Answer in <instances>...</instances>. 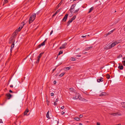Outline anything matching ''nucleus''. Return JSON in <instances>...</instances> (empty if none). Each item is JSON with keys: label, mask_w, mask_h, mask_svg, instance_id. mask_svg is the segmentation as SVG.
I'll list each match as a JSON object with an SVG mask.
<instances>
[{"label": "nucleus", "mask_w": 125, "mask_h": 125, "mask_svg": "<svg viewBox=\"0 0 125 125\" xmlns=\"http://www.w3.org/2000/svg\"><path fill=\"white\" fill-rule=\"evenodd\" d=\"M57 104L56 103V102H54V105H56Z\"/></svg>", "instance_id": "nucleus-47"}, {"label": "nucleus", "mask_w": 125, "mask_h": 125, "mask_svg": "<svg viewBox=\"0 0 125 125\" xmlns=\"http://www.w3.org/2000/svg\"><path fill=\"white\" fill-rule=\"evenodd\" d=\"M83 124L81 123H79V125H82Z\"/></svg>", "instance_id": "nucleus-57"}, {"label": "nucleus", "mask_w": 125, "mask_h": 125, "mask_svg": "<svg viewBox=\"0 0 125 125\" xmlns=\"http://www.w3.org/2000/svg\"><path fill=\"white\" fill-rule=\"evenodd\" d=\"M22 28H21V26L19 27V28L18 29V31H19L22 29Z\"/></svg>", "instance_id": "nucleus-35"}, {"label": "nucleus", "mask_w": 125, "mask_h": 125, "mask_svg": "<svg viewBox=\"0 0 125 125\" xmlns=\"http://www.w3.org/2000/svg\"><path fill=\"white\" fill-rule=\"evenodd\" d=\"M76 59L72 57L71 58V60L73 61H74L76 60Z\"/></svg>", "instance_id": "nucleus-30"}, {"label": "nucleus", "mask_w": 125, "mask_h": 125, "mask_svg": "<svg viewBox=\"0 0 125 125\" xmlns=\"http://www.w3.org/2000/svg\"><path fill=\"white\" fill-rule=\"evenodd\" d=\"M65 113L64 112L62 111L61 112V114L62 115H63Z\"/></svg>", "instance_id": "nucleus-41"}, {"label": "nucleus", "mask_w": 125, "mask_h": 125, "mask_svg": "<svg viewBox=\"0 0 125 125\" xmlns=\"http://www.w3.org/2000/svg\"><path fill=\"white\" fill-rule=\"evenodd\" d=\"M65 73H62L60 74L59 76H60L61 77Z\"/></svg>", "instance_id": "nucleus-27"}, {"label": "nucleus", "mask_w": 125, "mask_h": 125, "mask_svg": "<svg viewBox=\"0 0 125 125\" xmlns=\"http://www.w3.org/2000/svg\"><path fill=\"white\" fill-rule=\"evenodd\" d=\"M81 56L80 55H77L76 56V57H80Z\"/></svg>", "instance_id": "nucleus-43"}, {"label": "nucleus", "mask_w": 125, "mask_h": 125, "mask_svg": "<svg viewBox=\"0 0 125 125\" xmlns=\"http://www.w3.org/2000/svg\"><path fill=\"white\" fill-rule=\"evenodd\" d=\"M43 54V53H41L39 54V55L38 56L37 58H40L42 56V55Z\"/></svg>", "instance_id": "nucleus-25"}, {"label": "nucleus", "mask_w": 125, "mask_h": 125, "mask_svg": "<svg viewBox=\"0 0 125 125\" xmlns=\"http://www.w3.org/2000/svg\"><path fill=\"white\" fill-rule=\"evenodd\" d=\"M2 123L3 122L2 119H0V123Z\"/></svg>", "instance_id": "nucleus-48"}, {"label": "nucleus", "mask_w": 125, "mask_h": 125, "mask_svg": "<svg viewBox=\"0 0 125 125\" xmlns=\"http://www.w3.org/2000/svg\"><path fill=\"white\" fill-rule=\"evenodd\" d=\"M49 111L47 113V114H46V117L48 118H50V117H49Z\"/></svg>", "instance_id": "nucleus-19"}, {"label": "nucleus", "mask_w": 125, "mask_h": 125, "mask_svg": "<svg viewBox=\"0 0 125 125\" xmlns=\"http://www.w3.org/2000/svg\"><path fill=\"white\" fill-rule=\"evenodd\" d=\"M55 69H53L52 70V72H53L54 71H55Z\"/></svg>", "instance_id": "nucleus-58"}, {"label": "nucleus", "mask_w": 125, "mask_h": 125, "mask_svg": "<svg viewBox=\"0 0 125 125\" xmlns=\"http://www.w3.org/2000/svg\"><path fill=\"white\" fill-rule=\"evenodd\" d=\"M110 115H113L114 116H116L117 115H121V114L119 113H112L109 114Z\"/></svg>", "instance_id": "nucleus-4"}, {"label": "nucleus", "mask_w": 125, "mask_h": 125, "mask_svg": "<svg viewBox=\"0 0 125 125\" xmlns=\"http://www.w3.org/2000/svg\"><path fill=\"white\" fill-rule=\"evenodd\" d=\"M6 96L8 99H10L12 95L8 93L6 94Z\"/></svg>", "instance_id": "nucleus-9"}, {"label": "nucleus", "mask_w": 125, "mask_h": 125, "mask_svg": "<svg viewBox=\"0 0 125 125\" xmlns=\"http://www.w3.org/2000/svg\"><path fill=\"white\" fill-rule=\"evenodd\" d=\"M14 42H13L12 44L11 47V48L10 50V52H11L12 51L14 47Z\"/></svg>", "instance_id": "nucleus-7"}, {"label": "nucleus", "mask_w": 125, "mask_h": 125, "mask_svg": "<svg viewBox=\"0 0 125 125\" xmlns=\"http://www.w3.org/2000/svg\"><path fill=\"white\" fill-rule=\"evenodd\" d=\"M82 100L83 101H85L86 102L87 101V100L86 99H83Z\"/></svg>", "instance_id": "nucleus-38"}, {"label": "nucleus", "mask_w": 125, "mask_h": 125, "mask_svg": "<svg viewBox=\"0 0 125 125\" xmlns=\"http://www.w3.org/2000/svg\"><path fill=\"white\" fill-rule=\"evenodd\" d=\"M115 29H114L113 30H112L111 31L107 33V35H108L109 34H111V33H112L115 30Z\"/></svg>", "instance_id": "nucleus-18"}, {"label": "nucleus", "mask_w": 125, "mask_h": 125, "mask_svg": "<svg viewBox=\"0 0 125 125\" xmlns=\"http://www.w3.org/2000/svg\"><path fill=\"white\" fill-rule=\"evenodd\" d=\"M58 101V98L56 99L55 100V102H57Z\"/></svg>", "instance_id": "nucleus-51"}, {"label": "nucleus", "mask_w": 125, "mask_h": 125, "mask_svg": "<svg viewBox=\"0 0 125 125\" xmlns=\"http://www.w3.org/2000/svg\"><path fill=\"white\" fill-rule=\"evenodd\" d=\"M94 7H91L90 9L89 10L88 12V13H89L91 12L93 10Z\"/></svg>", "instance_id": "nucleus-21"}, {"label": "nucleus", "mask_w": 125, "mask_h": 125, "mask_svg": "<svg viewBox=\"0 0 125 125\" xmlns=\"http://www.w3.org/2000/svg\"><path fill=\"white\" fill-rule=\"evenodd\" d=\"M64 106H62V107H61V109H64Z\"/></svg>", "instance_id": "nucleus-54"}, {"label": "nucleus", "mask_w": 125, "mask_h": 125, "mask_svg": "<svg viewBox=\"0 0 125 125\" xmlns=\"http://www.w3.org/2000/svg\"><path fill=\"white\" fill-rule=\"evenodd\" d=\"M110 75L108 74H107L106 75V78L108 79H109L110 78Z\"/></svg>", "instance_id": "nucleus-33"}, {"label": "nucleus", "mask_w": 125, "mask_h": 125, "mask_svg": "<svg viewBox=\"0 0 125 125\" xmlns=\"http://www.w3.org/2000/svg\"><path fill=\"white\" fill-rule=\"evenodd\" d=\"M76 4H73L71 7V9H74V7H75Z\"/></svg>", "instance_id": "nucleus-17"}, {"label": "nucleus", "mask_w": 125, "mask_h": 125, "mask_svg": "<svg viewBox=\"0 0 125 125\" xmlns=\"http://www.w3.org/2000/svg\"><path fill=\"white\" fill-rule=\"evenodd\" d=\"M79 10V9H77L75 10V11L74 12V13H76Z\"/></svg>", "instance_id": "nucleus-34"}, {"label": "nucleus", "mask_w": 125, "mask_h": 125, "mask_svg": "<svg viewBox=\"0 0 125 125\" xmlns=\"http://www.w3.org/2000/svg\"><path fill=\"white\" fill-rule=\"evenodd\" d=\"M93 47L92 46H90L88 47L87 48H86L84 50V51H86L87 50H88L89 49H90V48H91Z\"/></svg>", "instance_id": "nucleus-15"}, {"label": "nucleus", "mask_w": 125, "mask_h": 125, "mask_svg": "<svg viewBox=\"0 0 125 125\" xmlns=\"http://www.w3.org/2000/svg\"><path fill=\"white\" fill-rule=\"evenodd\" d=\"M118 42H114L112 43L111 44H109L107 45V46L108 47V48L109 49H110L111 48L114 47L115 45L118 43Z\"/></svg>", "instance_id": "nucleus-2"}, {"label": "nucleus", "mask_w": 125, "mask_h": 125, "mask_svg": "<svg viewBox=\"0 0 125 125\" xmlns=\"http://www.w3.org/2000/svg\"><path fill=\"white\" fill-rule=\"evenodd\" d=\"M106 95V93L105 92H102L101 93V94L99 95V96H105Z\"/></svg>", "instance_id": "nucleus-13"}, {"label": "nucleus", "mask_w": 125, "mask_h": 125, "mask_svg": "<svg viewBox=\"0 0 125 125\" xmlns=\"http://www.w3.org/2000/svg\"><path fill=\"white\" fill-rule=\"evenodd\" d=\"M56 81H54L53 82V83L54 84H55L56 83Z\"/></svg>", "instance_id": "nucleus-50"}, {"label": "nucleus", "mask_w": 125, "mask_h": 125, "mask_svg": "<svg viewBox=\"0 0 125 125\" xmlns=\"http://www.w3.org/2000/svg\"><path fill=\"white\" fill-rule=\"evenodd\" d=\"M53 30H52L51 32H50V35H51L52 33H53Z\"/></svg>", "instance_id": "nucleus-45"}, {"label": "nucleus", "mask_w": 125, "mask_h": 125, "mask_svg": "<svg viewBox=\"0 0 125 125\" xmlns=\"http://www.w3.org/2000/svg\"><path fill=\"white\" fill-rule=\"evenodd\" d=\"M29 110L28 109H26V110L25 111L24 113V115H26L27 113L28 112H29Z\"/></svg>", "instance_id": "nucleus-14"}, {"label": "nucleus", "mask_w": 125, "mask_h": 125, "mask_svg": "<svg viewBox=\"0 0 125 125\" xmlns=\"http://www.w3.org/2000/svg\"><path fill=\"white\" fill-rule=\"evenodd\" d=\"M18 30H16L14 32L16 34L17 33Z\"/></svg>", "instance_id": "nucleus-42"}, {"label": "nucleus", "mask_w": 125, "mask_h": 125, "mask_svg": "<svg viewBox=\"0 0 125 125\" xmlns=\"http://www.w3.org/2000/svg\"><path fill=\"white\" fill-rule=\"evenodd\" d=\"M36 17V14L33 13L30 16L29 20V24H30L34 21Z\"/></svg>", "instance_id": "nucleus-1"}, {"label": "nucleus", "mask_w": 125, "mask_h": 125, "mask_svg": "<svg viewBox=\"0 0 125 125\" xmlns=\"http://www.w3.org/2000/svg\"><path fill=\"white\" fill-rule=\"evenodd\" d=\"M97 125H100V123H98V122H97Z\"/></svg>", "instance_id": "nucleus-49"}, {"label": "nucleus", "mask_w": 125, "mask_h": 125, "mask_svg": "<svg viewBox=\"0 0 125 125\" xmlns=\"http://www.w3.org/2000/svg\"><path fill=\"white\" fill-rule=\"evenodd\" d=\"M8 2V0H4L3 5H4V4H5L7 3Z\"/></svg>", "instance_id": "nucleus-29"}, {"label": "nucleus", "mask_w": 125, "mask_h": 125, "mask_svg": "<svg viewBox=\"0 0 125 125\" xmlns=\"http://www.w3.org/2000/svg\"><path fill=\"white\" fill-rule=\"evenodd\" d=\"M103 78L102 77H100V79H98L97 81L98 82H103Z\"/></svg>", "instance_id": "nucleus-10"}, {"label": "nucleus", "mask_w": 125, "mask_h": 125, "mask_svg": "<svg viewBox=\"0 0 125 125\" xmlns=\"http://www.w3.org/2000/svg\"><path fill=\"white\" fill-rule=\"evenodd\" d=\"M76 0H73V1H76Z\"/></svg>", "instance_id": "nucleus-64"}, {"label": "nucleus", "mask_w": 125, "mask_h": 125, "mask_svg": "<svg viewBox=\"0 0 125 125\" xmlns=\"http://www.w3.org/2000/svg\"><path fill=\"white\" fill-rule=\"evenodd\" d=\"M82 117H83V115H79V117L80 118H82Z\"/></svg>", "instance_id": "nucleus-46"}, {"label": "nucleus", "mask_w": 125, "mask_h": 125, "mask_svg": "<svg viewBox=\"0 0 125 125\" xmlns=\"http://www.w3.org/2000/svg\"><path fill=\"white\" fill-rule=\"evenodd\" d=\"M57 13L55 12V13H54L53 15V16H54Z\"/></svg>", "instance_id": "nucleus-52"}, {"label": "nucleus", "mask_w": 125, "mask_h": 125, "mask_svg": "<svg viewBox=\"0 0 125 125\" xmlns=\"http://www.w3.org/2000/svg\"><path fill=\"white\" fill-rule=\"evenodd\" d=\"M123 68V66L122 65H120L118 66V68L121 70H122Z\"/></svg>", "instance_id": "nucleus-23"}, {"label": "nucleus", "mask_w": 125, "mask_h": 125, "mask_svg": "<svg viewBox=\"0 0 125 125\" xmlns=\"http://www.w3.org/2000/svg\"><path fill=\"white\" fill-rule=\"evenodd\" d=\"M76 17L75 16H73L72 18L71 19L73 21L74 20L75 18Z\"/></svg>", "instance_id": "nucleus-28"}, {"label": "nucleus", "mask_w": 125, "mask_h": 125, "mask_svg": "<svg viewBox=\"0 0 125 125\" xmlns=\"http://www.w3.org/2000/svg\"><path fill=\"white\" fill-rule=\"evenodd\" d=\"M123 60H124L125 59V57H124L123 58Z\"/></svg>", "instance_id": "nucleus-60"}, {"label": "nucleus", "mask_w": 125, "mask_h": 125, "mask_svg": "<svg viewBox=\"0 0 125 125\" xmlns=\"http://www.w3.org/2000/svg\"><path fill=\"white\" fill-rule=\"evenodd\" d=\"M70 90L71 91L73 92H74V91H75L74 89H73V88H70Z\"/></svg>", "instance_id": "nucleus-31"}, {"label": "nucleus", "mask_w": 125, "mask_h": 125, "mask_svg": "<svg viewBox=\"0 0 125 125\" xmlns=\"http://www.w3.org/2000/svg\"><path fill=\"white\" fill-rule=\"evenodd\" d=\"M71 68V67L70 66L68 67H65L64 68L65 70H66V71L68 70Z\"/></svg>", "instance_id": "nucleus-22"}, {"label": "nucleus", "mask_w": 125, "mask_h": 125, "mask_svg": "<svg viewBox=\"0 0 125 125\" xmlns=\"http://www.w3.org/2000/svg\"><path fill=\"white\" fill-rule=\"evenodd\" d=\"M14 41H15V40H13L12 38H10L9 39V43H12L13 42H14Z\"/></svg>", "instance_id": "nucleus-11"}, {"label": "nucleus", "mask_w": 125, "mask_h": 125, "mask_svg": "<svg viewBox=\"0 0 125 125\" xmlns=\"http://www.w3.org/2000/svg\"><path fill=\"white\" fill-rule=\"evenodd\" d=\"M47 40V39H46L42 43L39 45L37 47V48H39L41 46L44 45L45 44V42H46Z\"/></svg>", "instance_id": "nucleus-3"}, {"label": "nucleus", "mask_w": 125, "mask_h": 125, "mask_svg": "<svg viewBox=\"0 0 125 125\" xmlns=\"http://www.w3.org/2000/svg\"><path fill=\"white\" fill-rule=\"evenodd\" d=\"M47 104L48 105H49V102L48 101H47Z\"/></svg>", "instance_id": "nucleus-40"}, {"label": "nucleus", "mask_w": 125, "mask_h": 125, "mask_svg": "<svg viewBox=\"0 0 125 125\" xmlns=\"http://www.w3.org/2000/svg\"><path fill=\"white\" fill-rule=\"evenodd\" d=\"M74 119L77 121H78L80 120V118L78 117H75Z\"/></svg>", "instance_id": "nucleus-26"}, {"label": "nucleus", "mask_w": 125, "mask_h": 125, "mask_svg": "<svg viewBox=\"0 0 125 125\" xmlns=\"http://www.w3.org/2000/svg\"><path fill=\"white\" fill-rule=\"evenodd\" d=\"M10 87H13V86L12 85H10Z\"/></svg>", "instance_id": "nucleus-56"}, {"label": "nucleus", "mask_w": 125, "mask_h": 125, "mask_svg": "<svg viewBox=\"0 0 125 125\" xmlns=\"http://www.w3.org/2000/svg\"><path fill=\"white\" fill-rule=\"evenodd\" d=\"M73 21L71 19H70L68 21L67 23V26H68Z\"/></svg>", "instance_id": "nucleus-16"}, {"label": "nucleus", "mask_w": 125, "mask_h": 125, "mask_svg": "<svg viewBox=\"0 0 125 125\" xmlns=\"http://www.w3.org/2000/svg\"><path fill=\"white\" fill-rule=\"evenodd\" d=\"M122 63L123 65L125 66V60L122 61Z\"/></svg>", "instance_id": "nucleus-37"}, {"label": "nucleus", "mask_w": 125, "mask_h": 125, "mask_svg": "<svg viewBox=\"0 0 125 125\" xmlns=\"http://www.w3.org/2000/svg\"><path fill=\"white\" fill-rule=\"evenodd\" d=\"M9 92L11 93H12L13 92L11 90H10L9 91Z\"/></svg>", "instance_id": "nucleus-55"}, {"label": "nucleus", "mask_w": 125, "mask_h": 125, "mask_svg": "<svg viewBox=\"0 0 125 125\" xmlns=\"http://www.w3.org/2000/svg\"><path fill=\"white\" fill-rule=\"evenodd\" d=\"M38 58V59L37 60V61L36 62V63H38L39 61V60H40V58Z\"/></svg>", "instance_id": "nucleus-36"}, {"label": "nucleus", "mask_w": 125, "mask_h": 125, "mask_svg": "<svg viewBox=\"0 0 125 125\" xmlns=\"http://www.w3.org/2000/svg\"><path fill=\"white\" fill-rule=\"evenodd\" d=\"M67 44L66 43H65L64 44H62V46L60 47L59 48V49H64L65 48Z\"/></svg>", "instance_id": "nucleus-5"}, {"label": "nucleus", "mask_w": 125, "mask_h": 125, "mask_svg": "<svg viewBox=\"0 0 125 125\" xmlns=\"http://www.w3.org/2000/svg\"><path fill=\"white\" fill-rule=\"evenodd\" d=\"M120 56H121V57H122V55H120Z\"/></svg>", "instance_id": "nucleus-62"}, {"label": "nucleus", "mask_w": 125, "mask_h": 125, "mask_svg": "<svg viewBox=\"0 0 125 125\" xmlns=\"http://www.w3.org/2000/svg\"><path fill=\"white\" fill-rule=\"evenodd\" d=\"M121 104L122 105H123L122 106L124 108H125V103L124 102H121Z\"/></svg>", "instance_id": "nucleus-20"}, {"label": "nucleus", "mask_w": 125, "mask_h": 125, "mask_svg": "<svg viewBox=\"0 0 125 125\" xmlns=\"http://www.w3.org/2000/svg\"><path fill=\"white\" fill-rule=\"evenodd\" d=\"M121 125V124H117V125Z\"/></svg>", "instance_id": "nucleus-59"}, {"label": "nucleus", "mask_w": 125, "mask_h": 125, "mask_svg": "<svg viewBox=\"0 0 125 125\" xmlns=\"http://www.w3.org/2000/svg\"><path fill=\"white\" fill-rule=\"evenodd\" d=\"M86 36V35H85V36L82 35L81 36V37L82 38H84V37H85Z\"/></svg>", "instance_id": "nucleus-53"}, {"label": "nucleus", "mask_w": 125, "mask_h": 125, "mask_svg": "<svg viewBox=\"0 0 125 125\" xmlns=\"http://www.w3.org/2000/svg\"><path fill=\"white\" fill-rule=\"evenodd\" d=\"M87 53V52H85V53H84V54H85V53Z\"/></svg>", "instance_id": "nucleus-63"}, {"label": "nucleus", "mask_w": 125, "mask_h": 125, "mask_svg": "<svg viewBox=\"0 0 125 125\" xmlns=\"http://www.w3.org/2000/svg\"><path fill=\"white\" fill-rule=\"evenodd\" d=\"M80 49L79 48H78V49H77V50H79Z\"/></svg>", "instance_id": "nucleus-61"}, {"label": "nucleus", "mask_w": 125, "mask_h": 125, "mask_svg": "<svg viewBox=\"0 0 125 125\" xmlns=\"http://www.w3.org/2000/svg\"><path fill=\"white\" fill-rule=\"evenodd\" d=\"M68 15V14H66L65 15L64 18L62 20V21H66Z\"/></svg>", "instance_id": "nucleus-8"}, {"label": "nucleus", "mask_w": 125, "mask_h": 125, "mask_svg": "<svg viewBox=\"0 0 125 125\" xmlns=\"http://www.w3.org/2000/svg\"><path fill=\"white\" fill-rule=\"evenodd\" d=\"M24 25V22H22L21 24V28H22L23 27V26Z\"/></svg>", "instance_id": "nucleus-24"}, {"label": "nucleus", "mask_w": 125, "mask_h": 125, "mask_svg": "<svg viewBox=\"0 0 125 125\" xmlns=\"http://www.w3.org/2000/svg\"><path fill=\"white\" fill-rule=\"evenodd\" d=\"M51 95L52 96H53L54 95V94L53 93H51Z\"/></svg>", "instance_id": "nucleus-44"}, {"label": "nucleus", "mask_w": 125, "mask_h": 125, "mask_svg": "<svg viewBox=\"0 0 125 125\" xmlns=\"http://www.w3.org/2000/svg\"><path fill=\"white\" fill-rule=\"evenodd\" d=\"M62 53H63V51H61L59 52V53H58V55H60Z\"/></svg>", "instance_id": "nucleus-32"}, {"label": "nucleus", "mask_w": 125, "mask_h": 125, "mask_svg": "<svg viewBox=\"0 0 125 125\" xmlns=\"http://www.w3.org/2000/svg\"><path fill=\"white\" fill-rule=\"evenodd\" d=\"M76 96L75 97H74L73 98V99H76L79 97L80 94L79 93H76L75 94Z\"/></svg>", "instance_id": "nucleus-6"}, {"label": "nucleus", "mask_w": 125, "mask_h": 125, "mask_svg": "<svg viewBox=\"0 0 125 125\" xmlns=\"http://www.w3.org/2000/svg\"><path fill=\"white\" fill-rule=\"evenodd\" d=\"M60 9L58 10H57V11L56 12L57 14V13H58V12H59L60 11Z\"/></svg>", "instance_id": "nucleus-39"}, {"label": "nucleus", "mask_w": 125, "mask_h": 125, "mask_svg": "<svg viewBox=\"0 0 125 125\" xmlns=\"http://www.w3.org/2000/svg\"><path fill=\"white\" fill-rule=\"evenodd\" d=\"M64 0H62L58 4V5L56 7V8L57 9L62 4L63 1Z\"/></svg>", "instance_id": "nucleus-12"}]
</instances>
